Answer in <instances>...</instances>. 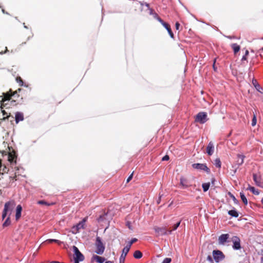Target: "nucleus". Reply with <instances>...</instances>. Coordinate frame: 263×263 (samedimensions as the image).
<instances>
[{
    "label": "nucleus",
    "mask_w": 263,
    "mask_h": 263,
    "mask_svg": "<svg viewBox=\"0 0 263 263\" xmlns=\"http://www.w3.org/2000/svg\"><path fill=\"white\" fill-rule=\"evenodd\" d=\"M143 5H144L143 3H142L140 2L135 3L133 5V6L135 8V11H137V10L142 11Z\"/></svg>",
    "instance_id": "a211bd4d"
},
{
    "label": "nucleus",
    "mask_w": 263,
    "mask_h": 263,
    "mask_svg": "<svg viewBox=\"0 0 263 263\" xmlns=\"http://www.w3.org/2000/svg\"><path fill=\"white\" fill-rule=\"evenodd\" d=\"M46 242H48L49 243L51 242H55L57 243L59 245H61L62 243V242L58 239H49L46 240Z\"/></svg>",
    "instance_id": "2f4dec72"
},
{
    "label": "nucleus",
    "mask_w": 263,
    "mask_h": 263,
    "mask_svg": "<svg viewBox=\"0 0 263 263\" xmlns=\"http://www.w3.org/2000/svg\"><path fill=\"white\" fill-rule=\"evenodd\" d=\"M95 246L96 247L95 252L99 255L103 254L104 252L105 247V245L102 241L101 238L99 236L96 237Z\"/></svg>",
    "instance_id": "f03ea898"
},
{
    "label": "nucleus",
    "mask_w": 263,
    "mask_h": 263,
    "mask_svg": "<svg viewBox=\"0 0 263 263\" xmlns=\"http://www.w3.org/2000/svg\"><path fill=\"white\" fill-rule=\"evenodd\" d=\"M214 146L212 141H210L206 147V153L209 156H211L214 153Z\"/></svg>",
    "instance_id": "4468645a"
},
{
    "label": "nucleus",
    "mask_w": 263,
    "mask_h": 263,
    "mask_svg": "<svg viewBox=\"0 0 263 263\" xmlns=\"http://www.w3.org/2000/svg\"><path fill=\"white\" fill-rule=\"evenodd\" d=\"M261 49H263V47L261 48Z\"/></svg>",
    "instance_id": "0e129e2a"
},
{
    "label": "nucleus",
    "mask_w": 263,
    "mask_h": 263,
    "mask_svg": "<svg viewBox=\"0 0 263 263\" xmlns=\"http://www.w3.org/2000/svg\"><path fill=\"white\" fill-rule=\"evenodd\" d=\"M261 202H262V203L263 204V198H262V200H261Z\"/></svg>",
    "instance_id": "052dcab7"
},
{
    "label": "nucleus",
    "mask_w": 263,
    "mask_h": 263,
    "mask_svg": "<svg viewBox=\"0 0 263 263\" xmlns=\"http://www.w3.org/2000/svg\"><path fill=\"white\" fill-rule=\"evenodd\" d=\"M253 180L255 182V184L259 186H261V182L260 181V178L259 177L255 174L253 175Z\"/></svg>",
    "instance_id": "f3484780"
},
{
    "label": "nucleus",
    "mask_w": 263,
    "mask_h": 263,
    "mask_svg": "<svg viewBox=\"0 0 263 263\" xmlns=\"http://www.w3.org/2000/svg\"><path fill=\"white\" fill-rule=\"evenodd\" d=\"M154 230L157 236L170 234L172 232V230H167L165 227H156L154 228Z\"/></svg>",
    "instance_id": "20e7f679"
},
{
    "label": "nucleus",
    "mask_w": 263,
    "mask_h": 263,
    "mask_svg": "<svg viewBox=\"0 0 263 263\" xmlns=\"http://www.w3.org/2000/svg\"><path fill=\"white\" fill-rule=\"evenodd\" d=\"M210 186V182L203 183L202 184V186L203 191L204 192H206L209 189Z\"/></svg>",
    "instance_id": "c85d7f7f"
},
{
    "label": "nucleus",
    "mask_w": 263,
    "mask_h": 263,
    "mask_svg": "<svg viewBox=\"0 0 263 263\" xmlns=\"http://www.w3.org/2000/svg\"><path fill=\"white\" fill-rule=\"evenodd\" d=\"M129 250L128 248L124 247L122 250V253L120 257L119 262L120 263H124L125 261V257L126 256L127 254L129 252Z\"/></svg>",
    "instance_id": "9b49d317"
},
{
    "label": "nucleus",
    "mask_w": 263,
    "mask_h": 263,
    "mask_svg": "<svg viewBox=\"0 0 263 263\" xmlns=\"http://www.w3.org/2000/svg\"><path fill=\"white\" fill-rule=\"evenodd\" d=\"M16 158V156L15 155V154H12L11 153H9V155H8V160L12 162L14 161V159Z\"/></svg>",
    "instance_id": "7c9ffc66"
},
{
    "label": "nucleus",
    "mask_w": 263,
    "mask_h": 263,
    "mask_svg": "<svg viewBox=\"0 0 263 263\" xmlns=\"http://www.w3.org/2000/svg\"><path fill=\"white\" fill-rule=\"evenodd\" d=\"M180 184L184 187L186 188L189 186L188 185V181L186 178L183 177H181L180 179Z\"/></svg>",
    "instance_id": "aec40b11"
},
{
    "label": "nucleus",
    "mask_w": 263,
    "mask_h": 263,
    "mask_svg": "<svg viewBox=\"0 0 263 263\" xmlns=\"http://www.w3.org/2000/svg\"><path fill=\"white\" fill-rule=\"evenodd\" d=\"M2 11V12H3V13H6V14H8V13H7V12H5V10H4V9H3Z\"/></svg>",
    "instance_id": "4d7b16f0"
},
{
    "label": "nucleus",
    "mask_w": 263,
    "mask_h": 263,
    "mask_svg": "<svg viewBox=\"0 0 263 263\" xmlns=\"http://www.w3.org/2000/svg\"><path fill=\"white\" fill-rule=\"evenodd\" d=\"M11 221L10 220V218L8 217L5 221L4 222L3 226L4 227H7L10 224Z\"/></svg>",
    "instance_id": "f704fd0d"
},
{
    "label": "nucleus",
    "mask_w": 263,
    "mask_h": 263,
    "mask_svg": "<svg viewBox=\"0 0 263 263\" xmlns=\"http://www.w3.org/2000/svg\"><path fill=\"white\" fill-rule=\"evenodd\" d=\"M15 80L20 86H22L24 85V82L20 77H17Z\"/></svg>",
    "instance_id": "72a5a7b5"
},
{
    "label": "nucleus",
    "mask_w": 263,
    "mask_h": 263,
    "mask_svg": "<svg viewBox=\"0 0 263 263\" xmlns=\"http://www.w3.org/2000/svg\"><path fill=\"white\" fill-rule=\"evenodd\" d=\"M216 59H214V63H213V68H214V70H215V71H216V67H215V62H216Z\"/></svg>",
    "instance_id": "49530a36"
},
{
    "label": "nucleus",
    "mask_w": 263,
    "mask_h": 263,
    "mask_svg": "<svg viewBox=\"0 0 263 263\" xmlns=\"http://www.w3.org/2000/svg\"><path fill=\"white\" fill-rule=\"evenodd\" d=\"M207 115L206 112H200L196 117L195 121L199 122L200 123L203 124L206 121Z\"/></svg>",
    "instance_id": "423d86ee"
},
{
    "label": "nucleus",
    "mask_w": 263,
    "mask_h": 263,
    "mask_svg": "<svg viewBox=\"0 0 263 263\" xmlns=\"http://www.w3.org/2000/svg\"><path fill=\"white\" fill-rule=\"evenodd\" d=\"M228 194L230 196V197L233 199V200L234 201V202L235 203L237 202V201H238L236 199L235 197L231 192H229Z\"/></svg>",
    "instance_id": "e433bc0d"
},
{
    "label": "nucleus",
    "mask_w": 263,
    "mask_h": 263,
    "mask_svg": "<svg viewBox=\"0 0 263 263\" xmlns=\"http://www.w3.org/2000/svg\"><path fill=\"white\" fill-rule=\"evenodd\" d=\"M240 198H241L242 202H243V203L245 205H247L248 204V200H247V199L245 195H244V194L242 193H240Z\"/></svg>",
    "instance_id": "c756f323"
},
{
    "label": "nucleus",
    "mask_w": 263,
    "mask_h": 263,
    "mask_svg": "<svg viewBox=\"0 0 263 263\" xmlns=\"http://www.w3.org/2000/svg\"><path fill=\"white\" fill-rule=\"evenodd\" d=\"M247 60V56L246 55H243L241 60L244 61Z\"/></svg>",
    "instance_id": "8fccbe9b"
},
{
    "label": "nucleus",
    "mask_w": 263,
    "mask_h": 263,
    "mask_svg": "<svg viewBox=\"0 0 263 263\" xmlns=\"http://www.w3.org/2000/svg\"><path fill=\"white\" fill-rule=\"evenodd\" d=\"M138 239L136 238L132 239V240L128 242V243L125 247L126 248H128V249L130 250V247L132 245L137 241Z\"/></svg>",
    "instance_id": "a878e982"
},
{
    "label": "nucleus",
    "mask_w": 263,
    "mask_h": 263,
    "mask_svg": "<svg viewBox=\"0 0 263 263\" xmlns=\"http://www.w3.org/2000/svg\"><path fill=\"white\" fill-rule=\"evenodd\" d=\"M234 54L235 55L237 54V53L239 51V50H234Z\"/></svg>",
    "instance_id": "864d4df0"
},
{
    "label": "nucleus",
    "mask_w": 263,
    "mask_h": 263,
    "mask_svg": "<svg viewBox=\"0 0 263 263\" xmlns=\"http://www.w3.org/2000/svg\"><path fill=\"white\" fill-rule=\"evenodd\" d=\"M207 260L210 261L211 263H213V258L212 257H211V255H209L208 257H207Z\"/></svg>",
    "instance_id": "37998d69"
},
{
    "label": "nucleus",
    "mask_w": 263,
    "mask_h": 263,
    "mask_svg": "<svg viewBox=\"0 0 263 263\" xmlns=\"http://www.w3.org/2000/svg\"><path fill=\"white\" fill-rule=\"evenodd\" d=\"M232 49H240V46L237 44H233L231 45Z\"/></svg>",
    "instance_id": "4c0bfd02"
},
{
    "label": "nucleus",
    "mask_w": 263,
    "mask_h": 263,
    "mask_svg": "<svg viewBox=\"0 0 263 263\" xmlns=\"http://www.w3.org/2000/svg\"><path fill=\"white\" fill-rule=\"evenodd\" d=\"M74 260V263H79V261H80V260H78L77 259Z\"/></svg>",
    "instance_id": "5fc2aeb1"
},
{
    "label": "nucleus",
    "mask_w": 263,
    "mask_h": 263,
    "mask_svg": "<svg viewBox=\"0 0 263 263\" xmlns=\"http://www.w3.org/2000/svg\"><path fill=\"white\" fill-rule=\"evenodd\" d=\"M180 27V24L179 22H176L175 24V27L177 30H179Z\"/></svg>",
    "instance_id": "a18cd8bd"
},
{
    "label": "nucleus",
    "mask_w": 263,
    "mask_h": 263,
    "mask_svg": "<svg viewBox=\"0 0 263 263\" xmlns=\"http://www.w3.org/2000/svg\"><path fill=\"white\" fill-rule=\"evenodd\" d=\"M8 169L6 166H3L2 163V160L0 159V175L6 173Z\"/></svg>",
    "instance_id": "5701e85b"
},
{
    "label": "nucleus",
    "mask_w": 263,
    "mask_h": 263,
    "mask_svg": "<svg viewBox=\"0 0 263 263\" xmlns=\"http://www.w3.org/2000/svg\"><path fill=\"white\" fill-rule=\"evenodd\" d=\"M245 157V156L242 155H237V160L236 161V163L238 165H240L243 163Z\"/></svg>",
    "instance_id": "412c9836"
},
{
    "label": "nucleus",
    "mask_w": 263,
    "mask_h": 263,
    "mask_svg": "<svg viewBox=\"0 0 263 263\" xmlns=\"http://www.w3.org/2000/svg\"><path fill=\"white\" fill-rule=\"evenodd\" d=\"M231 241L233 242V248L234 250H239L241 249L240 239L238 237L236 236H233L231 238Z\"/></svg>",
    "instance_id": "1a4fd4ad"
},
{
    "label": "nucleus",
    "mask_w": 263,
    "mask_h": 263,
    "mask_svg": "<svg viewBox=\"0 0 263 263\" xmlns=\"http://www.w3.org/2000/svg\"><path fill=\"white\" fill-rule=\"evenodd\" d=\"M248 54H249V51L248 50H246L245 54V55L247 56Z\"/></svg>",
    "instance_id": "603ef678"
},
{
    "label": "nucleus",
    "mask_w": 263,
    "mask_h": 263,
    "mask_svg": "<svg viewBox=\"0 0 263 263\" xmlns=\"http://www.w3.org/2000/svg\"><path fill=\"white\" fill-rule=\"evenodd\" d=\"M49 263H60V262L58 261H51L49 262Z\"/></svg>",
    "instance_id": "3c124183"
},
{
    "label": "nucleus",
    "mask_w": 263,
    "mask_h": 263,
    "mask_svg": "<svg viewBox=\"0 0 263 263\" xmlns=\"http://www.w3.org/2000/svg\"><path fill=\"white\" fill-rule=\"evenodd\" d=\"M37 203L39 204L45 205L47 206H50L54 204V202L49 203L44 200H39L37 201Z\"/></svg>",
    "instance_id": "393cba45"
},
{
    "label": "nucleus",
    "mask_w": 263,
    "mask_h": 263,
    "mask_svg": "<svg viewBox=\"0 0 263 263\" xmlns=\"http://www.w3.org/2000/svg\"><path fill=\"white\" fill-rule=\"evenodd\" d=\"M256 122H257L256 118L255 116L254 115L253 118L252 120V123H251L252 126H254L256 124Z\"/></svg>",
    "instance_id": "58836bf2"
},
{
    "label": "nucleus",
    "mask_w": 263,
    "mask_h": 263,
    "mask_svg": "<svg viewBox=\"0 0 263 263\" xmlns=\"http://www.w3.org/2000/svg\"><path fill=\"white\" fill-rule=\"evenodd\" d=\"M192 166L195 169L203 170L208 174H210L211 172L210 168L208 167L205 164L194 163L192 164Z\"/></svg>",
    "instance_id": "0eeeda50"
},
{
    "label": "nucleus",
    "mask_w": 263,
    "mask_h": 263,
    "mask_svg": "<svg viewBox=\"0 0 263 263\" xmlns=\"http://www.w3.org/2000/svg\"><path fill=\"white\" fill-rule=\"evenodd\" d=\"M252 84L254 85V86L255 87V88L260 92H262L260 90V89H262L260 85L258 83L257 80L256 79H253L252 80Z\"/></svg>",
    "instance_id": "4be33fe9"
},
{
    "label": "nucleus",
    "mask_w": 263,
    "mask_h": 263,
    "mask_svg": "<svg viewBox=\"0 0 263 263\" xmlns=\"http://www.w3.org/2000/svg\"><path fill=\"white\" fill-rule=\"evenodd\" d=\"M214 164L218 168L221 167V163L219 158H216L215 160Z\"/></svg>",
    "instance_id": "473e14b6"
},
{
    "label": "nucleus",
    "mask_w": 263,
    "mask_h": 263,
    "mask_svg": "<svg viewBox=\"0 0 263 263\" xmlns=\"http://www.w3.org/2000/svg\"><path fill=\"white\" fill-rule=\"evenodd\" d=\"M158 20L159 22H160L161 23V24L163 25V24H164V23H165L161 18L160 17H158Z\"/></svg>",
    "instance_id": "de8ad7c7"
},
{
    "label": "nucleus",
    "mask_w": 263,
    "mask_h": 263,
    "mask_svg": "<svg viewBox=\"0 0 263 263\" xmlns=\"http://www.w3.org/2000/svg\"><path fill=\"white\" fill-rule=\"evenodd\" d=\"M105 263H112V262L111 261H106Z\"/></svg>",
    "instance_id": "bf43d9fd"
},
{
    "label": "nucleus",
    "mask_w": 263,
    "mask_h": 263,
    "mask_svg": "<svg viewBox=\"0 0 263 263\" xmlns=\"http://www.w3.org/2000/svg\"><path fill=\"white\" fill-rule=\"evenodd\" d=\"M213 255L215 261L217 262L222 260L225 257L223 253L219 250H214Z\"/></svg>",
    "instance_id": "39448f33"
},
{
    "label": "nucleus",
    "mask_w": 263,
    "mask_h": 263,
    "mask_svg": "<svg viewBox=\"0 0 263 263\" xmlns=\"http://www.w3.org/2000/svg\"><path fill=\"white\" fill-rule=\"evenodd\" d=\"M163 26L166 29L171 37L172 38H174V34L171 30L170 26L166 23H164Z\"/></svg>",
    "instance_id": "6ab92c4d"
},
{
    "label": "nucleus",
    "mask_w": 263,
    "mask_h": 263,
    "mask_svg": "<svg viewBox=\"0 0 263 263\" xmlns=\"http://www.w3.org/2000/svg\"><path fill=\"white\" fill-rule=\"evenodd\" d=\"M133 173L127 179V180H126L127 183L129 182L132 180V179L133 178Z\"/></svg>",
    "instance_id": "c03bdc74"
},
{
    "label": "nucleus",
    "mask_w": 263,
    "mask_h": 263,
    "mask_svg": "<svg viewBox=\"0 0 263 263\" xmlns=\"http://www.w3.org/2000/svg\"><path fill=\"white\" fill-rule=\"evenodd\" d=\"M73 250L74 253V260H78L81 261L84 259V255L81 253L78 248L76 246H73Z\"/></svg>",
    "instance_id": "6e6552de"
},
{
    "label": "nucleus",
    "mask_w": 263,
    "mask_h": 263,
    "mask_svg": "<svg viewBox=\"0 0 263 263\" xmlns=\"http://www.w3.org/2000/svg\"><path fill=\"white\" fill-rule=\"evenodd\" d=\"M145 5L147 8H148V7H149V4H147V3H145Z\"/></svg>",
    "instance_id": "6e6d98bb"
},
{
    "label": "nucleus",
    "mask_w": 263,
    "mask_h": 263,
    "mask_svg": "<svg viewBox=\"0 0 263 263\" xmlns=\"http://www.w3.org/2000/svg\"><path fill=\"white\" fill-rule=\"evenodd\" d=\"M2 112L3 113V115L4 116H6V117H4L2 119H1V120H5L9 117V116L7 115V113L4 110H3Z\"/></svg>",
    "instance_id": "c9c22d12"
},
{
    "label": "nucleus",
    "mask_w": 263,
    "mask_h": 263,
    "mask_svg": "<svg viewBox=\"0 0 263 263\" xmlns=\"http://www.w3.org/2000/svg\"><path fill=\"white\" fill-rule=\"evenodd\" d=\"M87 218L85 217L83 219L79 222L78 224L73 226L71 228V232L73 234H77L79 232L80 230L84 228L85 223L87 220Z\"/></svg>",
    "instance_id": "7ed1b4c3"
},
{
    "label": "nucleus",
    "mask_w": 263,
    "mask_h": 263,
    "mask_svg": "<svg viewBox=\"0 0 263 263\" xmlns=\"http://www.w3.org/2000/svg\"><path fill=\"white\" fill-rule=\"evenodd\" d=\"M128 228H129V229H130V226H128Z\"/></svg>",
    "instance_id": "e2e57ef3"
},
{
    "label": "nucleus",
    "mask_w": 263,
    "mask_h": 263,
    "mask_svg": "<svg viewBox=\"0 0 263 263\" xmlns=\"http://www.w3.org/2000/svg\"><path fill=\"white\" fill-rule=\"evenodd\" d=\"M249 190L252 192L255 195H258L259 194V192L258 190H256L255 188L253 186H249L248 188Z\"/></svg>",
    "instance_id": "cd10ccee"
},
{
    "label": "nucleus",
    "mask_w": 263,
    "mask_h": 263,
    "mask_svg": "<svg viewBox=\"0 0 263 263\" xmlns=\"http://www.w3.org/2000/svg\"><path fill=\"white\" fill-rule=\"evenodd\" d=\"M105 258L104 257L97 255H93L91 259V262L96 261L98 263H103L105 261Z\"/></svg>",
    "instance_id": "ddd939ff"
},
{
    "label": "nucleus",
    "mask_w": 263,
    "mask_h": 263,
    "mask_svg": "<svg viewBox=\"0 0 263 263\" xmlns=\"http://www.w3.org/2000/svg\"><path fill=\"white\" fill-rule=\"evenodd\" d=\"M228 214L232 217H238V212L236 210H230L228 212Z\"/></svg>",
    "instance_id": "bb28decb"
},
{
    "label": "nucleus",
    "mask_w": 263,
    "mask_h": 263,
    "mask_svg": "<svg viewBox=\"0 0 263 263\" xmlns=\"http://www.w3.org/2000/svg\"><path fill=\"white\" fill-rule=\"evenodd\" d=\"M5 49H6V50H7V49H8L7 47H5Z\"/></svg>",
    "instance_id": "680f3d73"
},
{
    "label": "nucleus",
    "mask_w": 263,
    "mask_h": 263,
    "mask_svg": "<svg viewBox=\"0 0 263 263\" xmlns=\"http://www.w3.org/2000/svg\"><path fill=\"white\" fill-rule=\"evenodd\" d=\"M229 238L228 234H224L221 235L218 238V242L219 244L223 245Z\"/></svg>",
    "instance_id": "f8f14e48"
},
{
    "label": "nucleus",
    "mask_w": 263,
    "mask_h": 263,
    "mask_svg": "<svg viewBox=\"0 0 263 263\" xmlns=\"http://www.w3.org/2000/svg\"><path fill=\"white\" fill-rule=\"evenodd\" d=\"M22 211V206L19 204L16 207V214H15V219L16 220H18L21 216V212Z\"/></svg>",
    "instance_id": "2eb2a0df"
},
{
    "label": "nucleus",
    "mask_w": 263,
    "mask_h": 263,
    "mask_svg": "<svg viewBox=\"0 0 263 263\" xmlns=\"http://www.w3.org/2000/svg\"><path fill=\"white\" fill-rule=\"evenodd\" d=\"M169 160V156L167 155H165L162 158V161H167Z\"/></svg>",
    "instance_id": "79ce46f5"
},
{
    "label": "nucleus",
    "mask_w": 263,
    "mask_h": 263,
    "mask_svg": "<svg viewBox=\"0 0 263 263\" xmlns=\"http://www.w3.org/2000/svg\"><path fill=\"white\" fill-rule=\"evenodd\" d=\"M9 50H5L4 51H2L1 52H0V54H4V53H6L7 52V51H8Z\"/></svg>",
    "instance_id": "09e8293b"
},
{
    "label": "nucleus",
    "mask_w": 263,
    "mask_h": 263,
    "mask_svg": "<svg viewBox=\"0 0 263 263\" xmlns=\"http://www.w3.org/2000/svg\"><path fill=\"white\" fill-rule=\"evenodd\" d=\"M160 197H159V199L157 201V203L159 204V202H160Z\"/></svg>",
    "instance_id": "13d9d810"
},
{
    "label": "nucleus",
    "mask_w": 263,
    "mask_h": 263,
    "mask_svg": "<svg viewBox=\"0 0 263 263\" xmlns=\"http://www.w3.org/2000/svg\"><path fill=\"white\" fill-rule=\"evenodd\" d=\"M22 89L21 88L17 89L15 91H13L11 89L7 92H3V95L0 96V104L1 107L3 108L7 106V103H5L6 101H11V104L13 105H16L20 98V95L18 92H20Z\"/></svg>",
    "instance_id": "f257e3e1"
},
{
    "label": "nucleus",
    "mask_w": 263,
    "mask_h": 263,
    "mask_svg": "<svg viewBox=\"0 0 263 263\" xmlns=\"http://www.w3.org/2000/svg\"><path fill=\"white\" fill-rule=\"evenodd\" d=\"M180 224V221H179L178 222H177V223L175 224L173 226V229L172 230V231L176 230L178 228V227L179 226Z\"/></svg>",
    "instance_id": "ea45409f"
},
{
    "label": "nucleus",
    "mask_w": 263,
    "mask_h": 263,
    "mask_svg": "<svg viewBox=\"0 0 263 263\" xmlns=\"http://www.w3.org/2000/svg\"><path fill=\"white\" fill-rule=\"evenodd\" d=\"M15 119L16 123H18V122L21 121H23L24 120L23 114L19 112H16L15 114Z\"/></svg>",
    "instance_id": "dca6fc26"
},
{
    "label": "nucleus",
    "mask_w": 263,
    "mask_h": 263,
    "mask_svg": "<svg viewBox=\"0 0 263 263\" xmlns=\"http://www.w3.org/2000/svg\"><path fill=\"white\" fill-rule=\"evenodd\" d=\"M13 205V203L10 201L7 202L5 203L2 214L3 219H4L6 216L7 212L9 210H12Z\"/></svg>",
    "instance_id": "9d476101"
},
{
    "label": "nucleus",
    "mask_w": 263,
    "mask_h": 263,
    "mask_svg": "<svg viewBox=\"0 0 263 263\" xmlns=\"http://www.w3.org/2000/svg\"><path fill=\"white\" fill-rule=\"evenodd\" d=\"M134 257L136 259H140L142 257V253L139 250L136 251L134 253Z\"/></svg>",
    "instance_id": "b1692460"
},
{
    "label": "nucleus",
    "mask_w": 263,
    "mask_h": 263,
    "mask_svg": "<svg viewBox=\"0 0 263 263\" xmlns=\"http://www.w3.org/2000/svg\"><path fill=\"white\" fill-rule=\"evenodd\" d=\"M172 261L171 258H165L162 263H170Z\"/></svg>",
    "instance_id": "a19ab883"
}]
</instances>
